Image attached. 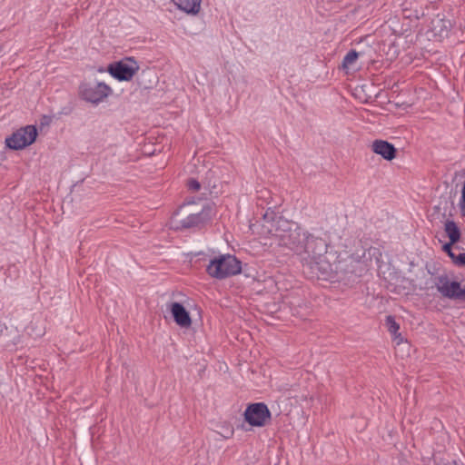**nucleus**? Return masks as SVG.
<instances>
[{
  "instance_id": "nucleus-9",
  "label": "nucleus",
  "mask_w": 465,
  "mask_h": 465,
  "mask_svg": "<svg viewBox=\"0 0 465 465\" xmlns=\"http://www.w3.org/2000/svg\"><path fill=\"white\" fill-rule=\"evenodd\" d=\"M450 29L451 23L450 20L436 17L431 21L430 33L434 40L442 41L449 36Z\"/></svg>"
},
{
  "instance_id": "nucleus-5",
  "label": "nucleus",
  "mask_w": 465,
  "mask_h": 465,
  "mask_svg": "<svg viewBox=\"0 0 465 465\" xmlns=\"http://www.w3.org/2000/svg\"><path fill=\"white\" fill-rule=\"evenodd\" d=\"M37 137V129L34 125H26L14 132L5 138V145L12 150H22L31 145Z\"/></svg>"
},
{
  "instance_id": "nucleus-8",
  "label": "nucleus",
  "mask_w": 465,
  "mask_h": 465,
  "mask_svg": "<svg viewBox=\"0 0 465 465\" xmlns=\"http://www.w3.org/2000/svg\"><path fill=\"white\" fill-rule=\"evenodd\" d=\"M138 66L134 62H119L115 64H112L109 67L110 74L118 80L121 81H128L130 80L135 72L137 71Z\"/></svg>"
},
{
  "instance_id": "nucleus-18",
  "label": "nucleus",
  "mask_w": 465,
  "mask_h": 465,
  "mask_svg": "<svg viewBox=\"0 0 465 465\" xmlns=\"http://www.w3.org/2000/svg\"><path fill=\"white\" fill-rule=\"evenodd\" d=\"M454 264L459 266H465V252H460L454 254V258L451 260Z\"/></svg>"
},
{
  "instance_id": "nucleus-22",
  "label": "nucleus",
  "mask_w": 465,
  "mask_h": 465,
  "mask_svg": "<svg viewBox=\"0 0 465 465\" xmlns=\"http://www.w3.org/2000/svg\"><path fill=\"white\" fill-rule=\"evenodd\" d=\"M5 328V324L2 323V322L0 321V333L3 331V330Z\"/></svg>"
},
{
  "instance_id": "nucleus-15",
  "label": "nucleus",
  "mask_w": 465,
  "mask_h": 465,
  "mask_svg": "<svg viewBox=\"0 0 465 465\" xmlns=\"http://www.w3.org/2000/svg\"><path fill=\"white\" fill-rule=\"evenodd\" d=\"M358 56H359V54L355 50H351L350 52L347 53V54L343 58L342 66L349 67L350 65H351L352 64L355 63Z\"/></svg>"
},
{
  "instance_id": "nucleus-4",
  "label": "nucleus",
  "mask_w": 465,
  "mask_h": 465,
  "mask_svg": "<svg viewBox=\"0 0 465 465\" xmlns=\"http://www.w3.org/2000/svg\"><path fill=\"white\" fill-rule=\"evenodd\" d=\"M437 291L451 300L465 301V281H452L448 275H440L435 280Z\"/></svg>"
},
{
  "instance_id": "nucleus-13",
  "label": "nucleus",
  "mask_w": 465,
  "mask_h": 465,
  "mask_svg": "<svg viewBox=\"0 0 465 465\" xmlns=\"http://www.w3.org/2000/svg\"><path fill=\"white\" fill-rule=\"evenodd\" d=\"M444 232L451 243H457L461 237L460 229L452 220H446L443 225Z\"/></svg>"
},
{
  "instance_id": "nucleus-11",
  "label": "nucleus",
  "mask_w": 465,
  "mask_h": 465,
  "mask_svg": "<svg viewBox=\"0 0 465 465\" xmlns=\"http://www.w3.org/2000/svg\"><path fill=\"white\" fill-rule=\"evenodd\" d=\"M371 150L376 154L381 155L387 161H391L396 157L397 150L394 145L384 140H375L371 144Z\"/></svg>"
},
{
  "instance_id": "nucleus-20",
  "label": "nucleus",
  "mask_w": 465,
  "mask_h": 465,
  "mask_svg": "<svg viewBox=\"0 0 465 465\" xmlns=\"http://www.w3.org/2000/svg\"><path fill=\"white\" fill-rule=\"evenodd\" d=\"M460 205L461 213L465 216V182H464V185L462 188V195H461V201H460Z\"/></svg>"
},
{
  "instance_id": "nucleus-19",
  "label": "nucleus",
  "mask_w": 465,
  "mask_h": 465,
  "mask_svg": "<svg viewBox=\"0 0 465 465\" xmlns=\"http://www.w3.org/2000/svg\"><path fill=\"white\" fill-rule=\"evenodd\" d=\"M188 187L193 192H197L201 188L200 183L195 179H190L188 181Z\"/></svg>"
},
{
  "instance_id": "nucleus-6",
  "label": "nucleus",
  "mask_w": 465,
  "mask_h": 465,
  "mask_svg": "<svg viewBox=\"0 0 465 465\" xmlns=\"http://www.w3.org/2000/svg\"><path fill=\"white\" fill-rule=\"evenodd\" d=\"M79 94L84 100L99 104L112 94V89L104 83H83L79 87Z\"/></svg>"
},
{
  "instance_id": "nucleus-16",
  "label": "nucleus",
  "mask_w": 465,
  "mask_h": 465,
  "mask_svg": "<svg viewBox=\"0 0 465 465\" xmlns=\"http://www.w3.org/2000/svg\"><path fill=\"white\" fill-rule=\"evenodd\" d=\"M386 323L388 326V330L391 333L396 334L400 330V325L396 322L394 318L391 315L386 317Z\"/></svg>"
},
{
  "instance_id": "nucleus-21",
  "label": "nucleus",
  "mask_w": 465,
  "mask_h": 465,
  "mask_svg": "<svg viewBox=\"0 0 465 465\" xmlns=\"http://www.w3.org/2000/svg\"><path fill=\"white\" fill-rule=\"evenodd\" d=\"M233 434V429L231 426H227L224 434L223 436L226 439L230 438Z\"/></svg>"
},
{
  "instance_id": "nucleus-12",
  "label": "nucleus",
  "mask_w": 465,
  "mask_h": 465,
  "mask_svg": "<svg viewBox=\"0 0 465 465\" xmlns=\"http://www.w3.org/2000/svg\"><path fill=\"white\" fill-rule=\"evenodd\" d=\"M402 15L406 19L419 20L425 15V11L417 0H406L403 3Z\"/></svg>"
},
{
  "instance_id": "nucleus-3",
  "label": "nucleus",
  "mask_w": 465,
  "mask_h": 465,
  "mask_svg": "<svg viewBox=\"0 0 465 465\" xmlns=\"http://www.w3.org/2000/svg\"><path fill=\"white\" fill-rule=\"evenodd\" d=\"M301 242V232L295 224L285 220L277 222V228L272 234L271 245L294 248Z\"/></svg>"
},
{
  "instance_id": "nucleus-14",
  "label": "nucleus",
  "mask_w": 465,
  "mask_h": 465,
  "mask_svg": "<svg viewBox=\"0 0 465 465\" xmlns=\"http://www.w3.org/2000/svg\"><path fill=\"white\" fill-rule=\"evenodd\" d=\"M179 9L186 12L196 14L200 9L201 0H172Z\"/></svg>"
},
{
  "instance_id": "nucleus-1",
  "label": "nucleus",
  "mask_w": 465,
  "mask_h": 465,
  "mask_svg": "<svg viewBox=\"0 0 465 465\" xmlns=\"http://www.w3.org/2000/svg\"><path fill=\"white\" fill-rule=\"evenodd\" d=\"M211 209L202 201H188L172 215L169 225L175 231L199 226L210 218Z\"/></svg>"
},
{
  "instance_id": "nucleus-2",
  "label": "nucleus",
  "mask_w": 465,
  "mask_h": 465,
  "mask_svg": "<svg viewBox=\"0 0 465 465\" xmlns=\"http://www.w3.org/2000/svg\"><path fill=\"white\" fill-rule=\"evenodd\" d=\"M207 273L215 279L223 280L242 272L241 262L233 255L220 254L210 260Z\"/></svg>"
},
{
  "instance_id": "nucleus-17",
  "label": "nucleus",
  "mask_w": 465,
  "mask_h": 465,
  "mask_svg": "<svg viewBox=\"0 0 465 465\" xmlns=\"http://www.w3.org/2000/svg\"><path fill=\"white\" fill-rule=\"evenodd\" d=\"M454 244L455 243H451V242L449 241V242L445 243L442 247L443 251L448 253L451 260L454 258V250L458 249L457 247H454Z\"/></svg>"
},
{
  "instance_id": "nucleus-7",
  "label": "nucleus",
  "mask_w": 465,
  "mask_h": 465,
  "mask_svg": "<svg viewBox=\"0 0 465 465\" xmlns=\"http://www.w3.org/2000/svg\"><path fill=\"white\" fill-rule=\"evenodd\" d=\"M244 420L251 426L262 427L271 420V412L264 403H252L246 408Z\"/></svg>"
},
{
  "instance_id": "nucleus-10",
  "label": "nucleus",
  "mask_w": 465,
  "mask_h": 465,
  "mask_svg": "<svg viewBox=\"0 0 465 465\" xmlns=\"http://www.w3.org/2000/svg\"><path fill=\"white\" fill-rule=\"evenodd\" d=\"M170 312L177 325L182 328H189L192 325V319L186 309L179 302H172L169 306Z\"/></svg>"
}]
</instances>
